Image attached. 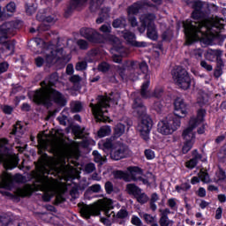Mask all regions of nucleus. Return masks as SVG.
Wrapping results in <instances>:
<instances>
[{"label": "nucleus", "mask_w": 226, "mask_h": 226, "mask_svg": "<svg viewBox=\"0 0 226 226\" xmlns=\"http://www.w3.org/2000/svg\"><path fill=\"white\" fill-rule=\"evenodd\" d=\"M37 170L40 177L37 178L39 184L34 185H26L23 188H18L16 190V195L18 197H29L33 192H44L42 199L44 202H49L54 195L56 196L55 204H62L64 202V197L63 194H59V184L57 180L52 178L50 176L56 172V160L52 157L43 154L38 160Z\"/></svg>", "instance_id": "obj_1"}, {"label": "nucleus", "mask_w": 226, "mask_h": 226, "mask_svg": "<svg viewBox=\"0 0 226 226\" xmlns=\"http://www.w3.org/2000/svg\"><path fill=\"white\" fill-rule=\"evenodd\" d=\"M204 4L202 1L196 0L192 2L193 11L192 17L193 20L187 19L184 22V29L185 36L192 41H197L199 40H209L211 36H215L216 30L223 29V20L216 19H204L200 21L202 17V7Z\"/></svg>", "instance_id": "obj_2"}, {"label": "nucleus", "mask_w": 226, "mask_h": 226, "mask_svg": "<svg viewBox=\"0 0 226 226\" xmlns=\"http://www.w3.org/2000/svg\"><path fill=\"white\" fill-rule=\"evenodd\" d=\"M59 80V76L56 72L50 75L41 83V86L43 89L35 91L34 94V102L39 105H45L46 107H50L52 102L60 105V107H64L66 105V99L64 95L54 90L52 86H55L56 82Z\"/></svg>", "instance_id": "obj_3"}, {"label": "nucleus", "mask_w": 226, "mask_h": 226, "mask_svg": "<svg viewBox=\"0 0 226 226\" xmlns=\"http://www.w3.org/2000/svg\"><path fill=\"white\" fill-rule=\"evenodd\" d=\"M38 142L41 147H49L55 154H58L60 158H67L69 162L72 156H77V147L73 148V147L63 143V132L60 130L51 132L49 137H38Z\"/></svg>", "instance_id": "obj_4"}, {"label": "nucleus", "mask_w": 226, "mask_h": 226, "mask_svg": "<svg viewBox=\"0 0 226 226\" xmlns=\"http://www.w3.org/2000/svg\"><path fill=\"white\" fill-rule=\"evenodd\" d=\"M14 31L15 21L6 22L0 26V45H3L0 49L1 59H6L8 56H11L15 52V41H6L10 36H13Z\"/></svg>", "instance_id": "obj_5"}, {"label": "nucleus", "mask_w": 226, "mask_h": 226, "mask_svg": "<svg viewBox=\"0 0 226 226\" xmlns=\"http://www.w3.org/2000/svg\"><path fill=\"white\" fill-rule=\"evenodd\" d=\"M110 102L117 103V100L103 95L98 96L96 104H94L93 102L90 103L92 112L97 121H109V109H107L110 107V104H109Z\"/></svg>", "instance_id": "obj_6"}, {"label": "nucleus", "mask_w": 226, "mask_h": 226, "mask_svg": "<svg viewBox=\"0 0 226 226\" xmlns=\"http://www.w3.org/2000/svg\"><path fill=\"white\" fill-rule=\"evenodd\" d=\"M141 26L138 27V31L142 34L146 32L147 27V36L149 40L156 41L158 40V29H156V25H154V20H156V15L153 13L143 14L139 18Z\"/></svg>", "instance_id": "obj_7"}, {"label": "nucleus", "mask_w": 226, "mask_h": 226, "mask_svg": "<svg viewBox=\"0 0 226 226\" xmlns=\"http://www.w3.org/2000/svg\"><path fill=\"white\" fill-rule=\"evenodd\" d=\"M8 144V139H0V163H4V169L11 170L19 165V156L15 154H11L10 149L6 147Z\"/></svg>", "instance_id": "obj_8"}, {"label": "nucleus", "mask_w": 226, "mask_h": 226, "mask_svg": "<svg viewBox=\"0 0 226 226\" xmlns=\"http://www.w3.org/2000/svg\"><path fill=\"white\" fill-rule=\"evenodd\" d=\"M181 126V119L169 115L165 119L158 123V132L162 135H172Z\"/></svg>", "instance_id": "obj_9"}, {"label": "nucleus", "mask_w": 226, "mask_h": 226, "mask_svg": "<svg viewBox=\"0 0 226 226\" xmlns=\"http://www.w3.org/2000/svg\"><path fill=\"white\" fill-rule=\"evenodd\" d=\"M206 116L205 109H200L197 113V117H192L189 121V126L185 128L182 133L184 140L195 142V132L193 130L196 129L198 124H200L204 121V117Z\"/></svg>", "instance_id": "obj_10"}, {"label": "nucleus", "mask_w": 226, "mask_h": 226, "mask_svg": "<svg viewBox=\"0 0 226 226\" xmlns=\"http://www.w3.org/2000/svg\"><path fill=\"white\" fill-rule=\"evenodd\" d=\"M173 80L180 89H190V86H192V79H190V75H188V72L186 69L183 67H177L173 72Z\"/></svg>", "instance_id": "obj_11"}, {"label": "nucleus", "mask_w": 226, "mask_h": 226, "mask_svg": "<svg viewBox=\"0 0 226 226\" xmlns=\"http://www.w3.org/2000/svg\"><path fill=\"white\" fill-rule=\"evenodd\" d=\"M101 209L104 213V216L102 217L101 222L104 225L110 226L113 222H116V212L112 211L114 209V205H112V200L104 199L102 200Z\"/></svg>", "instance_id": "obj_12"}, {"label": "nucleus", "mask_w": 226, "mask_h": 226, "mask_svg": "<svg viewBox=\"0 0 226 226\" xmlns=\"http://www.w3.org/2000/svg\"><path fill=\"white\" fill-rule=\"evenodd\" d=\"M153 129V119L151 117L145 116L141 118L139 123L138 124L137 130L143 140L147 142L149 140V135L151 133V130Z\"/></svg>", "instance_id": "obj_13"}, {"label": "nucleus", "mask_w": 226, "mask_h": 226, "mask_svg": "<svg viewBox=\"0 0 226 226\" xmlns=\"http://www.w3.org/2000/svg\"><path fill=\"white\" fill-rule=\"evenodd\" d=\"M22 181H24V177L20 174L11 176V174L4 172L1 176L0 190L3 188L4 190H11L15 183H22Z\"/></svg>", "instance_id": "obj_14"}, {"label": "nucleus", "mask_w": 226, "mask_h": 226, "mask_svg": "<svg viewBox=\"0 0 226 226\" xmlns=\"http://www.w3.org/2000/svg\"><path fill=\"white\" fill-rule=\"evenodd\" d=\"M146 81L141 85L140 94L142 98H162V94H163V87H156L154 91L151 94L149 92V84L151 81L149 80V75H145Z\"/></svg>", "instance_id": "obj_15"}, {"label": "nucleus", "mask_w": 226, "mask_h": 226, "mask_svg": "<svg viewBox=\"0 0 226 226\" xmlns=\"http://www.w3.org/2000/svg\"><path fill=\"white\" fill-rule=\"evenodd\" d=\"M130 155V149L124 144L115 143L110 152L111 160L119 161L123 158H128Z\"/></svg>", "instance_id": "obj_16"}, {"label": "nucleus", "mask_w": 226, "mask_h": 226, "mask_svg": "<svg viewBox=\"0 0 226 226\" xmlns=\"http://www.w3.org/2000/svg\"><path fill=\"white\" fill-rule=\"evenodd\" d=\"M149 68L147 67V64L146 62L139 63V62H132L131 63V74L130 79L132 80H138L139 75H146L147 73Z\"/></svg>", "instance_id": "obj_17"}, {"label": "nucleus", "mask_w": 226, "mask_h": 226, "mask_svg": "<svg viewBox=\"0 0 226 226\" xmlns=\"http://www.w3.org/2000/svg\"><path fill=\"white\" fill-rule=\"evenodd\" d=\"M129 173H127V183L131 181H142L144 185H147V179L142 177V170L139 167L127 168Z\"/></svg>", "instance_id": "obj_18"}, {"label": "nucleus", "mask_w": 226, "mask_h": 226, "mask_svg": "<svg viewBox=\"0 0 226 226\" xmlns=\"http://www.w3.org/2000/svg\"><path fill=\"white\" fill-rule=\"evenodd\" d=\"M175 114L172 115L175 117H178V119H181V117H186V115L188 114V106H186V103L185 102V100L181 98H177L175 100Z\"/></svg>", "instance_id": "obj_19"}, {"label": "nucleus", "mask_w": 226, "mask_h": 226, "mask_svg": "<svg viewBox=\"0 0 226 226\" xmlns=\"http://www.w3.org/2000/svg\"><path fill=\"white\" fill-rule=\"evenodd\" d=\"M80 34L83 38H87V40L94 43L102 41V34L93 28H81Z\"/></svg>", "instance_id": "obj_20"}, {"label": "nucleus", "mask_w": 226, "mask_h": 226, "mask_svg": "<svg viewBox=\"0 0 226 226\" xmlns=\"http://www.w3.org/2000/svg\"><path fill=\"white\" fill-rule=\"evenodd\" d=\"M81 216L89 220L91 216H98L100 215V207L98 205H84L80 209Z\"/></svg>", "instance_id": "obj_21"}, {"label": "nucleus", "mask_w": 226, "mask_h": 226, "mask_svg": "<svg viewBox=\"0 0 226 226\" xmlns=\"http://www.w3.org/2000/svg\"><path fill=\"white\" fill-rule=\"evenodd\" d=\"M86 4H87V0H71L65 9V17H70L75 10H80Z\"/></svg>", "instance_id": "obj_22"}, {"label": "nucleus", "mask_w": 226, "mask_h": 226, "mask_svg": "<svg viewBox=\"0 0 226 226\" xmlns=\"http://www.w3.org/2000/svg\"><path fill=\"white\" fill-rule=\"evenodd\" d=\"M132 109L134 114H137L139 117H146V116H149L147 114L146 106L142 103V101L139 98L134 99V102L132 104Z\"/></svg>", "instance_id": "obj_23"}, {"label": "nucleus", "mask_w": 226, "mask_h": 226, "mask_svg": "<svg viewBox=\"0 0 226 226\" xmlns=\"http://www.w3.org/2000/svg\"><path fill=\"white\" fill-rule=\"evenodd\" d=\"M54 59H63V49H59L56 50H46V63H48V64H50V63L54 62Z\"/></svg>", "instance_id": "obj_24"}, {"label": "nucleus", "mask_w": 226, "mask_h": 226, "mask_svg": "<svg viewBox=\"0 0 226 226\" xmlns=\"http://www.w3.org/2000/svg\"><path fill=\"white\" fill-rule=\"evenodd\" d=\"M146 5L153 6V4L147 1L138 2L128 8L127 13L130 16L137 15V13H139V11H140V10H142Z\"/></svg>", "instance_id": "obj_25"}, {"label": "nucleus", "mask_w": 226, "mask_h": 226, "mask_svg": "<svg viewBox=\"0 0 226 226\" xmlns=\"http://www.w3.org/2000/svg\"><path fill=\"white\" fill-rule=\"evenodd\" d=\"M160 220L159 223L161 226H172L174 225V221L169 219V215H170V209L169 208H164V209H160Z\"/></svg>", "instance_id": "obj_26"}, {"label": "nucleus", "mask_w": 226, "mask_h": 226, "mask_svg": "<svg viewBox=\"0 0 226 226\" xmlns=\"http://www.w3.org/2000/svg\"><path fill=\"white\" fill-rule=\"evenodd\" d=\"M123 37L127 42H129L131 45H133L134 47H147V43L144 41H141V42L137 41L135 40V34L130 31L124 32Z\"/></svg>", "instance_id": "obj_27"}, {"label": "nucleus", "mask_w": 226, "mask_h": 226, "mask_svg": "<svg viewBox=\"0 0 226 226\" xmlns=\"http://www.w3.org/2000/svg\"><path fill=\"white\" fill-rule=\"evenodd\" d=\"M200 180L202 183H211V178H209V174L207 172L200 170L199 173V177H193L191 179V184L192 185H197L200 183Z\"/></svg>", "instance_id": "obj_28"}, {"label": "nucleus", "mask_w": 226, "mask_h": 226, "mask_svg": "<svg viewBox=\"0 0 226 226\" xmlns=\"http://www.w3.org/2000/svg\"><path fill=\"white\" fill-rule=\"evenodd\" d=\"M109 17H110V8L103 7L96 19V24H103V22H105Z\"/></svg>", "instance_id": "obj_29"}, {"label": "nucleus", "mask_w": 226, "mask_h": 226, "mask_svg": "<svg viewBox=\"0 0 226 226\" xmlns=\"http://www.w3.org/2000/svg\"><path fill=\"white\" fill-rule=\"evenodd\" d=\"M99 147L104 151V153H109V151H112V147H114V143H112V138L107 139L105 141H102L99 143Z\"/></svg>", "instance_id": "obj_30"}, {"label": "nucleus", "mask_w": 226, "mask_h": 226, "mask_svg": "<svg viewBox=\"0 0 226 226\" xmlns=\"http://www.w3.org/2000/svg\"><path fill=\"white\" fill-rule=\"evenodd\" d=\"M54 22H56V17H52V16L46 17L44 19V23H42L39 26L40 31H49V26L47 24H54Z\"/></svg>", "instance_id": "obj_31"}, {"label": "nucleus", "mask_w": 226, "mask_h": 226, "mask_svg": "<svg viewBox=\"0 0 226 226\" xmlns=\"http://www.w3.org/2000/svg\"><path fill=\"white\" fill-rule=\"evenodd\" d=\"M125 190L129 195H133V197L137 196L141 191L135 184H128Z\"/></svg>", "instance_id": "obj_32"}, {"label": "nucleus", "mask_w": 226, "mask_h": 226, "mask_svg": "<svg viewBox=\"0 0 226 226\" xmlns=\"http://www.w3.org/2000/svg\"><path fill=\"white\" fill-rule=\"evenodd\" d=\"M139 215L140 216V218H143L147 225H152V223H154V222H156V216H153L152 215L146 214L144 212H139Z\"/></svg>", "instance_id": "obj_33"}, {"label": "nucleus", "mask_w": 226, "mask_h": 226, "mask_svg": "<svg viewBox=\"0 0 226 226\" xmlns=\"http://www.w3.org/2000/svg\"><path fill=\"white\" fill-rule=\"evenodd\" d=\"M11 135H17V137L24 135V127L20 122H17L16 124H14Z\"/></svg>", "instance_id": "obj_34"}, {"label": "nucleus", "mask_w": 226, "mask_h": 226, "mask_svg": "<svg viewBox=\"0 0 226 226\" xmlns=\"http://www.w3.org/2000/svg\"><path fill=\"white\" fill-rule=\"evenodd\" d=\"M137 202L139 204H146L149 200V197L145 192H142V190L138 192V195L134 196Z\"/></svg>", "instance_id": "obj_35"}, {"label": "nucleus", "mask_w": 226, "mask_h": 226, "mask_svg": "<svg viewBox=\"0 0 226 226\" xmlns=\"http://www.w3.org/2000/svg\"><path fill=\"white\" fill-rule=\"evenodd\" d=\"M160 200V196H158L157 193L154 192L151 195L150 198V209H152L153 211H156V209H158V207L156 206V202H158Z\"/></svg>", "instance_id": "obj_36"}, {"label": "nucleus", "mask_w": 226, "mask_h": 226, "mask_svg": "<svg viewBox=\"0 0 226 226\" xmlns=\"http://www.w3.org/2000/svg\"><path fill=\"white\" fill-rule=\"evenodd\" d=\"M112 133V129H110V126L106 125L101 127V129L98 131V137L103 138L110 135Z\"/></svg>", "instance_id": "obj_37"}, {"label": "nucleus", "mask_w": 226, "mask_h": 226, "mask_svg": "<svg viewBox=\"0 0 226 226\" xmlns=\"http://www.w3.org/2000/svg\"><path fill=\"white\" fill-rule=\"evenodd\" d=\"M105 3V0H91L90 2V11H96L102 4Z\"/></svg>", "instance_id": "obj_38"}, {"label": "nucleus", "mask_w": 226, "mask_h": 226, "mask_svg": "<svg viewBox=\"0 0 226 226\" xmlns=\"http://www.w3.org/2000/svg\"><path fill=\"white\" fill-rule=\"evenodd\" d=\"M113 176L115 179H124V181H126V182L130 181V179H128V172L117 170L113 172Z\"/></svg>", "instance_id": "obj_39"}, {"label": "nucleus", "mask_w": 226, "mask_h": 226, "mask_svg": "<svg viewBox=\"0 0 226 226\" xmlns=\"http://www.w3.org/2000/svg\"><path fill=\"white\" fill-rule=\"evenodd\" d=\"M113 27H124V26H126V19L121 17V18H118L117 19H115L113 21V24H112Z\"/></svg>", "instance_id": "obj_40"}, {"label": "nucleus", "mask_w": 226, "mask_h": 226, "mask_svg": "<svg viewBox=\"0 0 226 226\" xmlns=\"http://www.w3.org/2000/svg\"><path fill=\"white\" fill-rule=\"evenodd\" d=\"M124 130H125L124 124H117L115 126V132H114L115 137H121V135L124 133Z\"/></svg>", "instance_id": "obj_41"}, {"label": "nucleus", "mask_w": 226, "mask_h": 226, "mask_svg": "<svg viewBox=\"0 0 226 226\" xmlns=\"http://www.w3.org/2000/svg\"><path fill=\"white\" fill-rule=\"evenodd\" d=\"M194 144H195V141L185 140L184 146L182 147L183 154H186V153H188L193 147Z\"/></svg>", "instance_id": "obj_42"}, {"label": "nucleus", "mask_w": 226, "mask_h": 226, "mask_svg": "<svg viewBox=\"0 0 226 226\" xmlns=\"http://www.w3.org/2000/svg\"><path fill=\"white\" fill-rule=\"evenodd\" d=\"M190 188H192V185H190V184H188V183H185V184H182L180 186L177 185L175 187L176 191L178 193H183V192H188V190H190Z\"/></svg>", "instance_id": "obj_43"}, {"label": "nucleus", "mask_w": 226, "mask_h": 226, "mask_svg": "<svg viewBox=\"0 0 226 226\" xmlns=\"http://www.w3.org/2000/svg\"><path fill=\"white\" fill-rule=\"evenodd\" d=\"M5 11L11 14L15 13L17 11V4L14 2H10L5 7Z\"/></svg>", "instance_id": "obj_44"}, {"label": "nucleus", "mask_w": 226, "mask_h": 226, "mask_svg": "<svg viewBox=\"0 0 226 226\" xmlns=\"http://www.w3.org/2000/svg\"><path fill=\"white\" fill-rule=\"evenodd\" d=\"M72 112H80L82 110V102H73L71 105Z\"/></svg>", "instance_id": "obj_45"}, {"label": "nucleus", "mask_w": 226, "mask_h": 226, "mask_svg": "<svg viewBox=\"0 0 226 226\" xmlns=\"http://www.w3.org/2000/svg\"><path fill=\"white\" fill-rule=\"evenodd\" d=\"M128 216V211L126 209H120L117 214H115V220H117L118 218L123 220Z\"/></svg>", "instance_id": "obj_46"}, {"label": "nucleus", "mask_w": 226, "mask_h": 226, "mask_svg": "<svg viewBox=\"0 0 226 226\" xmlns=\"http://www.w3.org/2000/svg\"><path fill=\"white\" fill-rule=\"evenodd\" d=\"M167 205L173 211H177V200L176 199H174V198L169 199Z\"/></svg>", "instance_id": "obj_47"}, {"label": "nucleus", "mask_w": 226, "mask_h": 226, "mask_svg": "<svg viewBox=\"0 0 226 226\" xmlns=\"http://www.w3.org/2000/svg\"><path fill=\"white\" fill-rule=\"evenodd\" d=\"M144 154L147 158V160H154L156 154H154V151L151 150L150 148L146 149L144 151Z\"/></svg>", "instance_id": "obj_48"}, {"label": "nucleus", "mask_w": 226, "mask_h": 226, "mask_svg": "<svg viewBox=\"0 0 226 226\" xmlns=\"http://www.w3.org/2000/svg\"><path fill=\"white\" fill-rule=\"evenodd\" d=\"M86 68H87V62L86 61L78 62L75 66L77 72H82V70H86Z\"/></svg>", "instance_id": "obj_49"}, {"label": "nucleus", "mask_w": 226, "mask_h": 226, "mask_svg": "<svg viewBox=\"0 0 226 226\" xmlns=\"http://www.w3.org/2000/svg\"><path fill=\"white\" fill-rule=\"evenodd\" d=\"M26 11L27 15H33V13L36 12V5H34V4H26Z\"/></svg>", "instance_id": "obj_50"}, {"label": "nucleus", "mask_w": 226, "mask_h": 226, "mask_svg": "<svg viewBox=\"0 0 226 226\" xmlns=\"http://www.w3.org/2000/svg\"><path fill=\"white\" fill-rule=\"evenodd\" d=\"M109 69H110V65L106 62H102L98 65L99 72H102V73L107 72V71Z\"/></svg>", "instance_id": "obj_51"}, {"label": "nucleus", "mask_w": 226, "mask_h": 226, "mask_svg": "<svg viewBox=\"0 0 226 226\" xmlns=\"http://www.w3.org/2000/svg\"><path fill=\"white\" fill-rule=\"evenodd\" d=\"M72 132L75 133L76 137H82V133H84V129H82L79 125H74L72 127Z\"/></svg>", "instance_id": "obj_52"}, {"label": "nucleus", "mask_w": 226, "mask_h": 226, "mask_svg": "<svg viewBox=\"0 0 226 226\" xmlns=\"http://www.w3.org/2000/svg\"><path fill=\"white\" fill-rule=\"evenodd\" d=\"M104 188L106 190V193H108L109 195H110V193L114 192V185L110 181L105 183Z\"/></svg>", "instance_id": "obj_53"}, {"label": "nucleus", "mask_w": 226, "mask_h": 226, "mask_svg": "<svg viewBox=\"0 0 226 226\" xmlns=\"http://www.w3.org/2000/svg\"><path fill=\"white\" fill-rule=\"evenodd\" d=\"M93 156H94V161L96 163H101V162H103V156H102V154H100L98 151L94 150L93 152Z\"/></svg>", "instance_id": "obj_54"}, {"label": "nucleus", "mask_w": 226, "mask_h": 226, "mask_svg": "<svg viewBox=\"0 0 226 226\" xmlns=\"http://www.w3.org/2000/svg\"><path fill=\"white\" fill-rule=\"evenodd\" d=\"M192 160H195V162H204V159H202V154H199V151L197 149L192 151Z\"/></svg>", "instance_id": "obj_55"}, {"label": "nucleus", "mask_w": 226, "mask_h": 226, "mask_svg": "<svg viewBox=\"0 0 226 226\" xmlns=\"http://www.w3.org/2000/svg\"><path fill=\"white\" fill-rule=\"evenodd\" d=\"M96 170V167L94 166V163L90 162L85 166V171L87 174H91Z\"/></svg>", "instance_id": "obj_56"}, {"label": "nucleus", "mask_w": 226, "mask_h": 226, "mask_svg": "<svg viewBox=\"0 0 226 226\" xmlns=\"http://www.w3.org/2000/svg\"><path fill=\"white\" fill-rule=\"evenodd\" d=\"M216 177L218 181H226V174L223 170L219 169V170L216 172Z\"/></svg>", "instance_id": "obj_57"}, {"label": "nucleus", "mask_w": 226, "mask_h": 226, "mask_svg": "<svg viewBox=\"0 0 226 226\" xmlns=\"http://www.w3.org/2000/svg\"><path fill=\"white\" fill-rule=\"evenodd\" d=\"M100 31L105 34H109L112 31V26H110V24H104L100 27Z\"/></svg>", "instance_id": "obj_58"}, {"label": "nucleus", "mask_w": 226, "mask_h": 226, "mask_svg": "<svg viewBox=\"0 0 226 226\" xmlns=\"http://www.w3.org/2000/svg\"><path fill=\"white\" fill-rule=\"evenodd\" d=\"M131 223L136 226H142V220H140L137 215H132L131 218Z\"/></svg>", "instance_id": "obj_59"}, {"label": "nucleus", "mask_w": 226, "mask_h": 226, "mask_svg": "<svg viewBox=\"0 0 226 226\" xmlns=\"http://www.w3.org/2000/svg\"><path fill=\"white\" fill-rule=\"evenodd\" d=\"M0 223L3 226L9 225L10 224V216H8L6 215H0Z\"/></svg>", "instance_id": "obj_60"}, {"label": "nucleus", "mask_w": 226, "mask_h": 226, "mask_svg": "<svg viewBox=\"0 0 226 226\" xmlns=\"http://www.w3.org/2000/svg\"><path fill=\"white\" fill-rule=\"evenodd\" d=\"M197 163H199V162H197V161H195V159H191V160H189L188 162H185V167L187 168V169H195V167H197Z\"/></svg>", "instance_id": "obj_61"}, {"label": "nucleus", "mask_w": 226, "mask_h": 226, "mask_svg": "<svg viewBox=\"0 0 226 226\" xmlns=\"http://www.w3.org/2000/svg\"><path fill=\"white\" fill-rule=\"evenodd\" d=\"M1 109L3 110L4 114H7L9 116H10V114H11V112H13V107H11L10 105L1 106Z\"/></svg>", "instance_id": "obj_62"}, {"label": "nucleus", "mask_w": 226, "mask_h": 226, "mask_svg": "<svg viewBox=\"0 0 226 226\" xmlns=\"http://www.w3.org/2000/svg\"><path fill=\"white\" fill-rule=\"evenodd\" d=\"M78 46L82 50H87V49H88V47H89V43H87V41H85V40H79L78 41Z\"/></svg>", "instance_id": "obj_63"}, {"label": "nucleus", "mask_w": 226, "mask_h": 226, "mask_svg": "<svg viewBox=\"0 0 226 226\" xmlns=\"http://www.w3.org/2000/svg\"><path fill=\"white\" fill-rule=\"evenodd\" d=\"M128 20L132 26V27H137L139 26V22L137 21V18L134 16L128 15Z\"/></svg>", "instance_id": "obj_64"}]
</instances>
